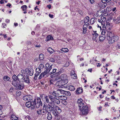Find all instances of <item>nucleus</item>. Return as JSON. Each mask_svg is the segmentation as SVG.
<instances>
[{
    "instance_id": "c03bdc74",
    "label": "nucleus",
    "mask_w": 120,
    "mask_h": 120,
    "mask_svg": "<svg viewBox=\"0 0 120 120\" xmlns=\"http://www.w3.org/2000/svg\"><path fill=\"white\" fill-rule=\"evenodd\" d=\"M14 89L13 87H11L10 88L9 90V93L11 94H12L13 92L14 91Z\"/></svg>"
},
{
    "instance_id": "680f3d73",
    "label": "nucleus",
    "mask_w": 120,
    "mask_h": 120,
    "mask_svg": "<svg viewBox=\"0 0 120 120\" xmlns=\"http://www.w3.org/2000/svg\"><path fill=\"white\" fill-rule=\"evenodd\" d=\"M87 27V25H86L84 24L83 26V29H86Z\"/></svg>"
},
{
    "instance_id": "72a5a7b5",
    "label": "nucleus",
    "mask_w": 120,
    "mask_h": 120,
    "mask_svg": "<svg viewBox=\"0 0 120 120\" xmlns=\"http://www.w3.org/2000/svg\"><path fill=\"white\" fill-rule=\"evenodd\" d=\"M11 117L13 120H17L18 118V117L14 114H12L11 115Z\"/></svg>"
},
{
    "instance_id": "338daca9",
    "label": "nucleus",
    "mask_w": 120,
    "mask_h": 120,
    "mask_svg": "<svg viewBox=\"0 0 120 120\" xmlns=\"http://www.w3.org/2000/svg\"><path fill=\"white\" fill-rule=\"evenodd\" d=\"M89 0L91 4H93L95 2L94 0Z\"/></svg>"
},
{
    "instance_id": "a19ab883",
    "label": "nucleus",
    "mask_w": 120,
    "mask_h": 120,
    "mask_svg": "<svg viewBox=\"0 0 120 120\" xmlns=\"http://www.w3.org/2000/svg\"><path fill=\"white\" fill-rule=\"evenodd\" d=\"M106 28H105V29H102V32L101 33V34L103 35H105V34L106 32Z\"/></svg>"
},
{
    "instance_id": "a18cd8bd",
    "label": "nucleus",
    "mask_w": 120,
    "mask_h": 120,
    "mask_svg": "<svg viewBox=\"0 0 120 120\" xmlns=\"http://www.w3.org/2000/svg\"><path fill=\"white\" fill-rule=\"evenodd\" d=\"M44 67V65L43 64H41L39 66L38 68H41V69H43V68Z\"/></svg>"
},
{
    "instance_id": "4be33fe9",
    "label": "nucleus",
    "mask_w": 120,
    "mask_h": 120,
    "mask_svg": "<svg viewBox=\"0 0 120 120\" xmlns=\"http://www.w3.org/2000/svg\"><path fill=\"white\" fill-rule=\"evenodd\" d=\"M33 70L32 68H31L30 70L29 69V71L28 72V76L29 77V75L30 76H32L33 74Z\"/></svg>"
},
{
    "instance_id": "ddd939ff",
    "label": "nucleus",
    "mask_w": 120,
    "mask_h": 120,
    "mask_svg": "<svg viewBox=\"0 0 120 120\" xmlns=\"http://www.w3.org/2000/svg\"><path fill=\"white\" fill-rule=\"evenodd\" d=\"M29 71V69L26 68V69L25 70L23 69L22 70H21V72L22 73V74L23 76L25 75L26 77L27 76L28 77V74ZM28 78L29 79V78Z\"/></svg>"
},
{
    "instance_id": "79ce46f5",
    "label": "nucleus",
    "mask_w": 120,
    "mask_h": 120,
    "mask_svg": "<svg viewBox=\"0 0 120 120\" xmlns=\"http://www.w3.org/2000/svg\"><path fill=\"white\" fill-rule=\"evenodd\" d=\"M94 33L92 34L93 36H95L96 37H98L99 35L97 33L96 31H94Z\"/></svg>"
},
{
    "instance_id": "13d9d810",
    "label": "nucleus",
    "mask_w": 120,
    "mask_h": 120,
    "mask_svg": "<svg viewBox=\"0 0 120 120\" xmlns=\"http://www.w3.org/2000/svg\"><path fill=\"white\" fill-rule=\"evenodd\" d=\"M85 48L86 50L90 49V46L89 45H87V46H86Z\"/></svg>"
},
{
    "instance_id": "f8f14e48",
    "label": "nucleus",
    "mask_w": 120,
    "mask_h": 120,
    "mask_svg": "<svg viewBox=\"0 0 120 120\" xmlns=\"http://www.w3.org/2000/svg\"><path fill=\"white\" fill-rule=\"evenodd\" d=\"M32 97L31 95H26L23 97V99L25 101L31 100L32 99Z\"/></svg>"
},
{
    "instance_id": "0e129e2a",
    "label": "nucleus",
    "mask_w": 120,
    "mask_h": 120,
    "mask_svg": "<svg viewBox=\"0 0 120 120\" xmlns=\"http://www.w3.org/2000/svg\"><path fill=\"white\" fill-rule=\"evenodd\" d=\"M102 21L103 22H105V21L106 19V18L105 17H103V18H102Z\"/></svg>"
},
{
    "instance_id": "49530a36",
    "label": "nucleus",
    "mask_w": 120,
    "mask_h": 120,
    "mask_svg": "<svg viewBox=\"0 0 120 120\" xmlns=\"http://www.w3.org/2000/svg\"><path fill=\"white\" fill-rule=\"evenodd\" d=\"M60 77H59L58 76H56L55 78L54 81L57 82H58L59 81V80L60 79Z\"/></svg>"
},
{
    "instance_id": "4d7b16f0",
    "label": "nucleus",
    "mask_w": 120,
    "mask_h": 120,
    "mask_svg": "<svg viewBox=\"0 0 120 120\" xmlns=\"http://www.w3.org/2000/svg\"><path fill=\"white\" fill-rule=\"evenodd\" d=\"M39 75L37 74H35V76L34 78V79L35 80H36L37 79V78L38 76Z\"/></svg>"
},
{
    "instance_id": "393cba45",
    "label": "nucleus",
    "mask_w": 120,
    "mask_h": 120,
    "mask_svg": "<svg viewBox=\"0 0 120 120\" xmlns=\"http://www.w3.org/2000/svg\"><path fill=\"white\" fill-rule=\"evenodd\" d=\"M58 98V99H60L62 101L64 100H66L67 99L66 97L64 96H59Z\"/></svg>"
},
{
    "instance_id": "6ab92c4d",
    "label": "nucleus",
    "mask_w": 120,
    "mask_h": 120,
    "mask_svg": "<svg viewBox=\"0 0 120 120\" xmlns=\"http://www.w3.org/2000/svg\"><path fill=\"white\" fill-rule=\"evenodd\" d=\"M105 35L101 34L99 37V41L100 42L102 41L105 39Z\"/></svg>"
},
{
    "instance_id": "5fc2aeb1",
    "label": "nucleus",
    "mask_w": 120,
    "mask_h": 120,
    "mask_svg": "<svg viewBox=\"0 0 120 120\" xmlns=\"http://www.w3.org/2000/svg\"><path fill=\"white\" fill-rule=\"evenodd\" d=\"M21 94V93L19 91H17L16 93V94L17 96H20Z\"/></svg>"
},
{
    "instance_id": "7c9ffc66",
    "label": "nucleus",
    "mask_w": 120,
    "mask_h": 120,
    "mask_svg": "<svg viewBox=\"0 0 120 120\" xmlns=\"http://www.w3.org/2000/svg\"><path fill=\"white\" fill-rule=\"evenodd\" d=\"M49 72L50 71H48L47 70H45L44 72L42 73L41 74H42V76L43 78L44 77L45 75Z\"/></svg>"
},
{
    "instance_id": "423d86ee",
    "label": "nucleus",
    "mask_w": 120,
    "mask_h": 120,
    "mask_svg": "<svg viewBox=\"0 0 120 120\" xmlns=\"http://www.w3.org/2000/svg\"><path fill=\"white\" fill-rule=\"evenodd\" d=\"M55 103L58 105L60 103V101L59 99H57L56 97L52 96L51 102L50 103V104L53 107L55 105Z\"/></svg>"
},
{
    "instance_id": "37998d69",
    "label": "nucleus",
    "mask_w": 120,
    "mask_h": 120,
    "mask_svg": "<svg viewBox=\"0 0 120 120\" xmlns=\"http://www.w3.org/2000/svg\"><path fill=\"white\" fill-rule=\"evenodd\" d=\"M37 112L38 115H40L42 113V110L38 109L37 110Z\"/></svg>"
},
{
    "instance_id": "58836bf2",
    "label": "nucleus",
    "mask_w": 120,
    "mask_h": 120,
    "mask_svg": "<svg viewBox=\"0 0 120 120\" xmlns=\"http://www.w3.org/2000/svg\"><path fill=\"white\" fill-rule=\"evenodd\" d=\"M69 89L71 91L74 90L75 88L73 86H69Z\"/></svg>"
},
{
    "instance_id": "f257e3e1",
    "label": "nucleus",
    "mask_w": 120,
    "mask_h": 120,
    "mask_svg": "<svg viewBox=\"0 0 120 120\" xmlns=\"http://www.w3.org/2000/svg\"><path fill=\"white\" fill-rule=\"evenodd\" d=\"M12 79L13 80L17 81L18 80L19 82H26L29 83H30L29 79L27 76L26 77L22 74H19L17 76L14 75L13 76Z\"/></svg>"
},
{
    "instance_id": "8fccbe9b",
    "label": "nucleus",
    "mask_w": 120,
    "mask_h": 120,
    "mask_svg": "<svg viewBox=\"0 0 120 120\" xmlns=\"http://www.w3.org/2000/svg\"><path fill=\"white\" fill-rule=\"evenodd\" d=\"M57 70V69L56 68H54L52 70V71L50 73L51 74H52L55 73L56 71V70Z\"/></svg>"
},
{
    "instance_id": "e433bc0d",
    "label": "nucleus",
    "mask_w": 120,
    "mask_h": 120,
    "mask_svg": "<svg viewBox=\"0 0 120 120\" xmlns=\"http://www.w3.org/2000/svg\"><path fill=\"white\" fill-rule=\"evenodd\" d=\"M96 19L94 18H92L90 20V23L91 24H93L96 21Z\"/></svg>"
},
{
    "instance_id": "6e6552de",
    "label": "nucleus",
    "mask_w": 120,
    "mask_h": 120,
    "mask_svg": "<svg viewBox=\"0 0 120 120\" xmlns=\"http://www.w3.org/2000/svg\"><path fill=\"white\" fill-rule=\"evenodd\" d=\"M52 106L50 104H48L47 105H44L43 106V107L45 108V109L47 111V112H49V111H52V110H54L52 109H53V107H52Z\"/></svg>"
},
{
    "instance_id": "7ed1b4c3",
    "label": "nucleus",
    "mask_w": 120,
    "mask_h": 120,
    "mask_svg": "<svg viewBox=\"0 0 120 120\" xmlns=\"http://www.w3.org/2000/svg\"><path fill=\"white\" fill-rule=\"evenodd\" d=\"M68 79H63L57 82L56 85L59 88H62L63 86L66 84L68 82Z\"/></svg>"
},
{
    "instance_id": "cd10ccee",
    "label": "nucleus",
    "mask_w": 120,
    "mask_h": 120,
    "mask_svg": "<svg viewBox=\"0 0 120 120\" xmlns=\"http://www.w3.org/2000/svg\"><path fill=\"white\" fill-rule=\"evenodd\" d=\"M82 92V88H77L76 91V93L77 94L81 93Z\"/></svg>"
},
{
    "instance_id": "f03ea898",
    "label": "nucleus",
    "mask_w": 120,
    "mask_h": 120,
    "mask_svg": "<svg viewBox=\"0 0 120 120\" xmlns=\"http://www.w3.org/2000/svg\"><path fill=\"white\" fill-rule=\"evenodd\" d=\"M42 102L41 101L40 98L38 97L37 99H34L31 106V109H33L35 107L37 108H38L41 106H42Z\"/></svg>"
},
{
    "instance_id": "a211bd4d",
    "label": "nucleus",
    "mask_w": 120,
    "mask_h": 120,
    "mask_svg": "<svg viewBox=\"0 0 120 120\" xmlns=\"http://www.w3.org/2000/svg\"><path fill=\"white\" fill-rule=\"evenodd\" d=\"M116 17L115 16V18H114V19H113V21L116 23H120V22L119 21L120 20V15L117 17V19L116 18Z\"/></svg>"
},
{
    "instance_id": "c9c22d12",
    "label": "nucleus",
    "mask_w": 120,
    "mask_h": 120,
    "mask_svg": "<svg viewBox=\"0 0 120 120\" xmlns=\"http://www.w3.org/2000/svg\"><path fill=\"white\" fill-rule=\"evenodd\" d=\"M10 78L7 76H5L3 77V79L4 81H9Z\"/></svg>"
},
{
    "instance_id": "9b49d317",
    "label": "nucleus",
    "mask_w": 120,
    "mask_h": 120,
    "mask_svg": "<svg viewBox=\"0 0 120 120\" xmlns=\"http://www.w3.org/2000/svg\"><path fill=\"white\" fill-rule=\"evenodd\" d=\"M82 100L81 98L79 99L77 101V103L79 104L78 105L79 109H81L82 107L84 105V104L82 102Z\"/></svg>"
},
{
    "instance_id": "412c9836",
    "label": "nucleus",
    "mask_w": 120,
    "mask_h": 120,
    "mask_svg": "<svg viewBox=\"0 0 120 120\" xmlns=\"http://www.w3.org/2000/svg\"><path fill=\"white\" fill-rule=\"evenodd\" d=\"M33 102V101H30L27 102L26 104V105L28 108L30 107H31L32 105V103Z\"/></svg>"
},
{
    "instance_id": "052dcab7",
    "label": "nucleus",
    "mask_w": 120,
    "mask_h": 120,
    "mask_svg": "<svg viewBox=\"0 0 120 120\" xmlns=\"http://www.w3.org/2000/svg\"><path fill=\"white\" fill-rule=\"evenodd\" d=\"M83 29V31L82 32V33L83 34H85L86 33L87 30L86 29Z\"/></svg>"
},
{
    "instance_id": "774afa93",
    "label": "nucleus",
    "mask_w": 120,
    "mask_h": 120,
    "mask_svg": "<svg viewBox=\"0 0 120 120\" xmlns=\"http://www.w3.org/2000/svg\"><path fill=\"white\" fill-rule=\"evenodd\" d=\"M98 37H96L95 36H93V40H95Z\"/></svg>"
},
{
    "instance_id": "bb28decb",
    "label": "nucleus",
    "mask_w": 120,
    "mask_h": 120,
    "mask_svg": "<svg viewBox=\"0 0 120 120\" xmlns=\"http://www.w3.org/2000/svg\"><path fill=\"white\" fill-rule=\"evenodd\" d=\"M36 73L35 74H37L39 75V74L41 72V68H36L35 70Z\"/></svg>"
},
{
    "instance_id": "dca6fc26",
    "label": "nucleus",
    "mask_w": 120,
    "mask_h": 120,
    "mask_svg": "<svg viewBox=\"0 0 120 120\" xmlns=\"http://www.w3.org/2000/svg\"><path fill=\"white\" fill-rule=\"evenodd\" d=\"M114 36L113 32L110 31H108L106 35L107 39H108V38H112Z\"/></svg>"
},
{
    "instance_id": "69168bd1",
    "label": "nucleus",
    "mask_w": 120,
    "mask_h": 120,
    "mask_svg": "<svg viewBox=\"0 0 120 120\" xmlns=\"http://www.w3.org/2000/svg\"><path fill=\"white\" fill-rule=\"evenodd\" d=\"M61 74V73L59 71L58 72H57L55 74L57 76L60 75Z\"/></svg>"
},
{
    "instance_id": "603ef678",
    "label": "nucleus",
    "mask_w": 120,
    "mask_h": 120,
    "mask_svg": "<svg viewBox=\"0 0 120 120\" xmlns=\"http://www.w3.org/2000/svg\"><path fill=\"white\" fill-rule=\"evenodd\" d=\"M110 0H102V2L103 3H108L109 2Z\"/></svg>"
},
{
    "instance_id": "de8ad7c7",
    "label": "nucleus",
    "mask_w": 120,
    "mask_h": 120,
    "mask_svg": "<svg viewBox=\"0 0 120 120\" xmlns=\"http://www.w3.org/2000/svg\"><path fill=\"white\" fill-rule=\"evenodd\" d=\"M66 100H64L62 101L61 102L64 105H66L67 104V102Z\"/></svg>"
},
{
    "instance_id": "09e8293b",
    "label": "nucleus",
    "mask_w": 120,
    "mask_h": 120,
    "mask_svg": "<svg viewBox=\"0 0 120 120\" xmlns=\"http://www.w3.org/2000/svg\"><path fill=\"white\" fill-rule=\"evenodd\" d=\"M72 77L73 79H76L77 78L76 74L75 73H74L73 74H72Z\"/></svg>"
},
{
    "instance_id": "5701e85b",
    "label": "nucleus",
    "mask_w": 120,
    "mask_h": 120,
    "mask_svg": "<svg viewBox=\"0 0 120 120\" xmlns=\"http://www.w3.org/2000/svg\"><path fill=\"white\" fill-rule=\"evenodd\" d=\"M84 22L85 23H86L89 22L90 20V18L88 16L86 17L84 19Z\"/></svg>"
},
{
    "instance_id": "1a4fd4ad",
    "label": "nucleus",
    "mask_w": 120,
    "mask_h": 120,
    "mask_svg": "<svg viewBox=\"0 0 120 120\" xmlns=\"http://www.w3.org/2000/svg\"><path fill=\"white\" fill-rule=\"evenodd\" d=\"M21 82H19L18 84H16V85H14L16 87L17 89L22 90L24 87V85L23 84L21 83Z\"/></svg>"
},
{
    "instance_id": "bf43d9fd",
    "label": "nucleus",
    "mask_w": 120,
    "mask_h": 120,
    "mask_svg": "<svg viewBox=\"0 0 120 120\" xmlns=\"http://www.w3.org/2000/svg\"><path fill=\"white\" fill-rule=\"evenodd\" d=\"M59 71L60 72V73H61L63 72L64 71V70L63 68H61L59 70Z\"/></svg>"
},
{
    "instance_id": "6e6d98bb",
    "label": "nucleus",
    "mask_w": 120,
    "mask_h": 120,
    "mask_svg": "<svg viewBox=\"0 0 120 120\" xmlns=\"http://www.w3.org/2000/svg\"><path fill=\"white\" fill-rule=\"evenodd\" d=\"M45 109V108H43V111L42 112V113H46L47 112V111Z\"/></svg>"
},
{
    "instance_id": "3c124183",
    "label": "nucleus",
    "mask_w": 120,
    "mask_h": 120,
    "mask_svg": "<svg viewBox=\"0 0 120 120\" xmlns=\"http://www.w3.org/2000/svg\"><path fill=\"white\" fill-rule=\"evenodd\" d=\"M49 60L50 62H53L55 61V60L54 59L51 57L49 58Z\"/></svg>"
},
{
    "instance_id": "f3484780",
    "label": "nucleus",
    "mask_w": 120,
    "mask_h": 120,
    "mask_svg": "<svg viewBox=\"0 0 120 120\" xmlns=\"http://www.w3.org/2000/svg\"><path fill=\"white\" fill-rule=\"evenodd\" d=\"M52 95L55 96L56 97H58L59 95H60L59 93L57 91V89L56 91H53L52 93Z\"/></svg>"
},
{
    "instance_id": "e2e57ef3",
    "label": "nucleus",
    "mask_w": 120,
    "mask_h": 120,
    "mask_svg": "<svg viewBox=\"0 0 120 120\" xmlns=\"http://www.w3.org/2000/svg\"><path fill=\"white\" fill-rule=\"evenodd\" d=\"M0 35L1 36H3L4 37V38H7V36H6V34H0Z\"/></svg>"
},
{
    "instance_id": "4c0bfd02",
    "label": "nucleus",
    "mask_w": 120,
    "mask_h": 120,
    "mask_svg": "<svg viewBox=\"0 0 120 120\" xmlns=\"http://www.w3.org/2000/svg\"><path fill=\"white\" fill-rule=\"evenodd\" d=\"M61 50L64 52H67L68 51V50L67 48H62L61 49Z\"/></svg>"
},
{
    "instance_id": "c756f323",
    "label": "nucleus",
    "mask_w": 120,
    "mask_h": 120,
    "mask_svg": "<svg viewBox=\"0 0 120 120\" xmlns=\"http://www.w3.org/2000/svg\"><path fill=\"white\" fill-rule=\"evenodd\" d=\"M60 77L61 79H63L68 78L66 74H62L61 75Z\"/></svg>"
},
{
    "instance_id": "473e14b6",
    "label": "nucleus",
    "mask_w": 120,
    "mask_h": 120,
    "mask_svg": "<svg viewBox=\"0 0 120 120\" xmlns=\"http://www.w3.org/2000/svg\"><path fill=\"white\" fill-rule=\"evenodd\" d=\"M48 51L51 54H52L54 52V50L50 47H49L48 48Z\"/></svg>"
},
{
    "instance_id": "a878e982",
    "label": "nucleus",
    "mask_w": 120,
    "mask_h": 120,
    "mask_svg": "<svg viewBox=\"0 0 120 120\" xmlns=\"http://www.w3.org/2000/svg\"><path fill=\"white\" fill-rule=\"evenodd\" d=\"M53 38L52 36L50 35H49L46 38L45 41H48L52 40H53Z\"/></svg>"
},
{
    "instance_id": "2f4dec72",
    "label": "nucleus",
    "mask_w": 120,
    "mask_h": 120,
    "mask_svg": "<svg viewBox=\"0 0 120 120\" xmlns=\"http://www.w3.org/2000/svg\"><path fill=\"white\" fill-rule=\"evenodd\" d=\"M48 113L47 114L48 116L47 117V118L48 120H50L52 118V116L51 115V114L49 112H48Z\"/></svg>"
},
{
    "instance_id": "c85d7f7f",
    "label": "nucleus",
    "mask_w": 120,
    "mask_h": 120,
    "mask_svg": "<svg viewBox=\"0 0 120 120\" xmlns=\"http://www.w3.org/2000/svg\"><path fill=\"white\" fill-rule=\"evenodd\" d=\"M57 91L59 92V93H60L61 94H64L65 91L60 89H57Z\"/></svg>"
},
{
    "instance_id": "2eb2a0df",
    "label": "nucleus",
    "mask_w": 120,
    "mask_h": 120,
    "mask_svg": "<svg viewBox=\"0 0 120 120\" xmlns=\"http://www.w3.org/2000/svg\"><path fill=\"white\" fill-rule=\"evenodd\" d=\"M52 65H51L50 66V64L49 63H47L45 66L46 69V70H47L48 71H50L52 68Z\"/></svg>"
},
{
    "instance_id": "ea45409f",
    "label": "nucleus",
    "mask_w": 120,
    "mask_h": 120,
    "mask_svg": "<svg viewBox=\"0 0 120 120\" xmlns=\"http://www.w3.org/2000/svg\"><path fill=\"white\" fill-rule=\"evenodd\" d=\"M64 94L66 96H70L71 94L70 92L65 91Z\"/></svg>"
},
{
    "instance_id": "4468645a",
    "label": "nucleus",
    "mask_w": 120,
    "mask_h": 120,
    "mask_svg": "<svg viewBox=\"0 0 120 120\" xmlns=\"http://www.w3.org/2000/svg\"><path fill=\"white\" fill-rule=\"evenodd\" d=\"M52 114L55 116V119L57 120H59L60 118V116L54 110H52Z\"/></svg>"
},
{
    "instance_id": "aec40b11",
    "label": "nucleus",
    "mask_w": 120,
    "mask_h": 120,
    "mask_svg": "<svg viewBox=\"0 0 120 120\" xmlns=\"http://www.w3.org/2000/svg\"><path fill=\"white\" fill-rule=\"evenodd\" d=\"M55 109L56 110L55 111L57 113L59 114L61 112V110L60 108L58 106H56L55 108Z\"/></svg>"
},
{
    "instance_id": "0eeeda50",
    "label": "nucleus",
    "mask_w": 120,
    "mask_h": 120,
    "mask_svg": "<svg viewBox=\"0 0 120 120\" xmlns=\"http://www.w3.org/2000/svg\"><path fill=\"white\" fill-rule=\"evenodd\" d=\"M52 96L51 95H44V101L45 102L47 103L48 104H50L52 100Z\"/></svg>"
},
{
    "instance_id": "39448f33",
    "label": "nucleus",
    "mask_w": 120,
    "mask_h": 120,
    "mask_svg": "<svg viewBox=\"0 0 120 120\" xmlns=\"http://www.w3.org/2000/svg\"><path fill=\"white\" fill-rule=\"evenodd\" d=\"M81 111L80 114L82 115H86L88 114V106L86 105H84L82 106L81 109H79Z\"/></svg>"
},
{
    "instance_id": "f704fd0d",
    "label": "nucleus",
    "mask_w": 120,
    "mask_h": 120,
    "mask_svg": "<svg viewBox=\"0 0 120 120\" xmlns=\"http://www.w3.org/2000/svg\"><path fill=\"white\" fill-rule=\"evenodd\" d=\"M44 56L43 54L41 53L39 54V58L40 60H43L44 58Z\"/></svg>"
},
{
    "instance_id": "864d4df0",
    "label": "nucleus",
    "mask_w": 120,
    "mask_h": 120,
    "mask_svg": "<svg viewBox=\"0 0 120 120\" xmlns=\"http://www.w3.org/2000/svg\"><path fill=\"white\" fill-rule=\"evenodd\" d=\"M101 19H98V21L100 23V24H101V25H102L103 23L102 22V18L101 17Z\"/></svg>"
},
{
    "instance_id": "9d476101",
    "label": "nucleus",
    "mask_w": 120,
    "mask_h": 120,
    "mask_svg": "<svg viewBox=\"0 0 120 120\" xmlns=\"http://www.w3.org/2000/svg\"><path fill=\"white\" fill-rule=\"evenodd\" d=\"M117 15V14H116L115 12L110 13L108 16V19L110 20H112L113 18L114 19V18H115V17Z\"/></svg>"
},
{
    "instance_id": "20e7f679",
    "label": "nucleus",
    "mask_w": 120,
    "mask_h": 120,
    "mask_svg": "<svg viewBox=\"0 0 120 120\" xmlns=\"http://www.w3.org/2000/svg\"><path fill=\"white\" fill-rule=\"evenodd\" d=\"M107 39L109 44H112L115 42L116 41L119 39V38L117 36L114 35L112 38H108Z\"/></svg>"
},
{
    "instance_id": "b1692460",
    "label": "nucleus",
    "mask_w": 120,
    "mask_h": 120,
    "mask_svg": "<svg viewBox=\"0 0 120 120\" xmlns=\"http://www.w3.org/2000/svg\"><path fill=\"white\" fill-rule=\"evenodd\" d=\"M21 8L22 9L23 11H24L23 13L24 14H26L27 13L26 11V10L27 8V6L26 5H24L21 7Z\"/></svg>"
}]
</instances>
